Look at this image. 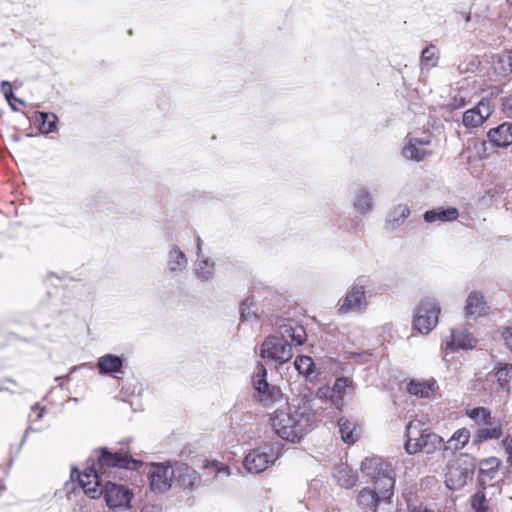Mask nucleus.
<instances>
[{"label": "nucleus", "instance_id": "1", "mask_svg": "<svg viewBox=\"0 0 512 512\" xmlns=\"http://www.w3.org/2000/svg\"><path fill=\"white\" fill-rule=\"evenodd\" d=\"M141 465V461L127 454L112 453L107 448H100L91 453L87 466L81 473L76 469L72 470V477L74 473L78 474L79 483L89 497L95 499L103 494L110 508H128L132 498L131 491L123 485L105 481L104 477L110 468L137 469Z\"/></svg>", "mask_w": 512, "mask_h": 512}, {"label": "nucleus", "instance_id": "2", "mask_svg": "<svg viewBox=\"0 0 512 512\" xmlns=\"http://www.w3.org/2000/svg\"><path fill=\"white\" fill-rule=\"evenodd\" d=\"M271 424L276 434L287 441L297 442L308 433L312 423L310 409L302 406L277 408L271 415Z\"/></svg>", "mask_w": 512, "mask_h": 512}, {"label": "nucleus", "instance_id": "3", "mask_svg": "<svg viewBox=\"0 0 512 512\" xmlns=\"http://www.w3.org/2000/svg\"><path fill=\"white\" fill-rule=\"evenodd\" d=\"M424 424L420 420H412L406 427L405 450L408 454L423 452L433 454L437 450L443 449L444 440L442 437L432 432L430 429L423 428Z\"/></svg>", "mask_w": 512, "mask_h": 512}, {"label": "nucleus", "instance_id": "4", "mask_svg": "<svg viewBox=\"0 0 512 512\" xmlns=\"http://www.w3.org/2000/svg\"><path fill=\"white\" fill-rule=\"evenodd\" d=\"M361 471L371 481L372 487L394 491L395 472L388 461L380 457L365 458Z\"/></svg>", "mask_w": 512, "mask_h": 512}, {"label": "nucleus", "instance_id": "5", "mask_svg": "<svg viewBox=\"0 0 512 512\" xmlns=\"http://www.w3.org/2000/svg\"><path fill=\"white\" fill-rule=\"evenodd\" d=\"M440 311V304L435 298L424 297L415 308L414 328L422 334H428L438 324Z\"/></svg>", "mask_w": 512, "mask_h": 512}, {"label": "nucleus", "instance_id": "6", "mask_svg": "<svg viewBox=\"0 0 512 512\" xmlns=\"http://www.w3.org/2000/svg\"><path fill=\"white\" fill-rule=\"evenodd\" d=\"M267 370L263 365H258V371L253 376V387L256 391V399L265 407H272L274 404L283 402L284 406L288 403L284 398L279 387L270 386L266 379Z\"/></svg>", "mask_w": 512, "mask_h": 512}, {"label": "nucleus", "instance_id": "7", "mask_svg": "<svg viewBox=\"0 0 512 512\" xmlns=\"http://www.w3.org/2000/svg\"><path fill=\"white\" fill-rule=\"evenodd\" d=\"M384 488L364 487L357 496V506L362 512H380L383 505L390 504L394 491Z\"/></svg>", "mask_w": 512, "mask_h": 512}, {"label": "nucleus", "instance_id": "8", "mask_svg": "<svg viewBox=\"0 0 512 512\" xmlns=\"http://www.w3.org/2000/svg\"><path fill=\"white\" fill-rule=\"evenodd\" d=\"M175 463H151L148 471L150 488L155 493L168 491L174 482Z\"/></svg>", "mask_w": 512, "mask_h": 512}, {"label": "nucleus", "instance_id": "9", "mask_svg": "<svg viewBox=\"0 0 512 512\" xmlns=\"http://www.w3.org/2000/svg\"><path fill=\"white\" fill-rule=\"evenodd\" d=\"M277 459L275 449L271 445H263L250 450L243 460L244 468L252 474L265 471Z\"/></svg>", "mask_w": 512, "mask_h": 512}, {"label": "nucleus", "instance_id": "10", "mask_svg": "<svg viewBox=\"0 0 512 512\" xmlns=\"http://www.w3.org/2000/svg\"><path fill=\"white\" fill-rule=\"evenodd\" d=\"M260 355L263 359L283 364L293 357L290 342L277 336L267 337L261 345Z\"/></svg>", "mask_w": 512, "mask_h": 512}, {"label": "nucleus", "instance_id": "11", "mask_svg": "<svg viewBox=\"0 0 512 512\" xmlns=\"http://www.w3.org/2000/svg\"><path fill=\"white\" fill-rule=\"evenodd\" d=\"M368 283L369 279L366 276L358 277L343 299L338 311L340 313H349L365 309L367 306L365 292Z\"/></svg>", "mask_w": 512, "mask_h": 512}, {"label": "nucleus", "instance_id": "12", "mask_svg": "<svg viewBox=\"0 0 512 512\" xmlns=\"http://www.w3.org/2000/svg\"><path fill=\"white\" fill-rule=\"evenodd\" d=\"M475 466L468 461H452L447 466L445 483L450 490H459L472 478Z\"/></svg>", "mask_w": 512, "mask_h": 512}, {"label": "nucleus", "instance_id": "13", "mask_svg": "<svg viewBox=\"0 0 512 512\" xmlns=\"http://www.w3.org/2000/svg\"><path fill=\"white\" fill-rule=\"evenodd\" d=\"M477 344V340L464 327L453 328L450 335L445 337L442 342V348L445 351H455L456 349H473Z\"/></svg>", "mask_w": 512, "mask_h": 512}, {"label": "nucleus", "instance_id": "14", "mask_svg": "<svg viewBox=\"0 0 512 512\" xmlns=\"http://www.w3.org/2000/svg\"><path fill=\"white\" fill-rule=\"evenodd\" d=\"M494 105L489 99H482L479 103L464 112L463 125L467 128L480 127L492 114Z\"/></svg>", "mask_w": 512, "mask_h": 512}, {"label": "nucleus", "instance_id": "15", "mask_svg": "<svg viewBox=\"0 0 512 512\" xmlns=\"http://www.w3.org/2000/svg\"><path fill=\"white\" fill-rule=\"evenodd\" d=\"M512 384V365L504 364L487 374L484 388L491 393L499 389L510 388Z\"/></svg>", "mask_w": 512, "mask_h": 512}, {"label": "nucleus", "instance_id": "16", "mask_svg": "<svg viewBox=\"0 0 512 512\" xmlns=\"http://www.w3.org/2000/svg\"><path fill=\"white\" fill-rule=\"evenodd\" d=\"M188 267V258L177 245H171L166 255V269L175 277L182 274Z\"/></svg>", "mask_w": 512, "mask_h": 512}, {"label": "nucleus", "instance_id": "17", "mask_svg": "<svg viewBox=\"0 0 512 512\" xmlns=\"http://www.w3.org/2000/svg\"><path fill=\"white\" fill-rule=\"evenodd\" d=\"M351 205L356 215H367L373 210V196L367 188L358 187L353 192Z\"/></svg>", "mask_w": 512, "mask_h": 512}, {"label": "nucleus", "instance_id": "18", "mask_svg": "<svg viewBox=\"0 0 512 512\" xmlns=\"http://www.w3.org/2000/svg\"><path fill=\"white\" fill-rule=\"evenodd\" d=\"M285 341L290 342L291 346L303 345L306 341L307 334L303 326L296 322L287 321L279 326V336Z\"/></svg>", "mask_w": 512, "mask_h": 512}, {"label": "nucleus", "instance_id": "19", "mask_svg": "<svg viewBox=\"0 0 512 512\" xmlns=\"http://www.w3.org/2000/svg\"><path fill=\"white\" fill-rule=\"evenodd\" d=\"M489 142L499 148H507L512 144V123L503 122L487 132Z\"/></svg>", "mask_w": 512, "mask_h": 512}, {"label": "nucleus", "instance_id": "20", "mask_svg": "<svg viewBox=\"0 0 512 512\" xmlns=\"http://www.w3.org/2000/svg\"><path fill=\"white\" fill-rule=\"evenodd\" d=\"M410 215V208L406 204L394 206L387 214L384 228L388 232H394L400 228Z\"/></svg>", "mask_w": 512, "mask_h": 512}, {"label": "nucleus", "instance_id": "21", "mask_svg": "<svg viewBox=\"0 0 512 512\" xmlns=\"http://www.w3.org/2000/svg\"><path fill=\"white\" fill-rule=\"evenodd\" d=\"M199 481L198 473L184 463L175 462V477L173 484L183 488H193Z\"/></svg>", "mask_w": 512, "mask_h": 512}, {"label": "nucleus", "instance_id": "22", "mask_svg": "<svg viewBox=\"0 0 512 512\" xmlns=\"http://www.w3.org/2000/svg\"><path fill=\"white\" fill-rule=\"evenodd\" d=\"M512 74V51L497 56L492 65L491 78L501 81Z\"/></svg>", "mask_w": 512, "mask_h": 512}, {"label": "nucleus", "instance_id": "23", "mask_svg": "<svg viewBox=\"0 0 512 512\" xmlns=\"http://www.w3.org/2000/svg\"><path fill=\"white\" fill-rule=\"evenodd\" d=\"M459 217V212L455 207H437L431 210H427L423 214V219L428 224L436 222L445 223L456 220Z\"/></svg>", "mask_w": 512, "mask_h": 512}, {"label": "nucleus", "instance_id": "24", "mask_svg": "<svg viewBox=\"0 0 512 512\" xmlns=\"http://www.w3.org/2000/svg\"><path fill=\"white\" fill-rule=\"evenodd\" d=\"M215 261L207 256L197 257L194 265V274L202 282L210 281L215 277Z\"/></svg>", "mask_w": 512, "mask_h": 512}, {"label": "nucleus", "instance_id": "25", "mask_svg": "<svg viewBox=\"0 0 512 512\" xmlns=\"http://www.w3.org/2000/svg\"><path fill=\"white\" fill-rule=\"evenodd\" d=\"M503 435L502 425L493 419L490 425H483L475 430L473 441L475 443H482L489 440L499 439Z\"/></svg>", "mask_w": 512, "mask_h": 512}, {"label": "nucleus", "instance_id": "26", "mask_svg": "<svg viewBox=\"0 0 512 512\" xmlns=\"http://www.w3.org/2000/svg\"><path fill=\"white\" fill-rule=\"evenodd\" d=\"M123 367V359L114 354H106L101 356L97 361V369L100 374L110 375L121 372Z\"/></svg>", "mask_w": 512, "mask_h": 512}, {"label": "nucleus", "instance_id": "27", "mask_svg": "<svg viewBox=\"0 0 512 512\" xmlns=\"http://www.w3.org/2000/svg\"><path fill=\"white\" fill-rule=\"evenodd\" d=\"M486 309L487 305L484 296L477 291L471 292L466 300V316L474 318L479 317L486 311Z\"/></svg>", "mask_w": 512, "mask_h": 512}, {"label": "nucleus", "instance_id": "28", "mask_svg": "<svg viewBox=\"0 0 512 512\" xmlns=\"http://www.w3.org/2000/svg\"><path fill=\"white\" fill-rule=\"evenodd\" d=\"M353 381L348 377H338L333 386L330 387L334 394L333 405L337 409H341L344 405V397L348 393V389H352Z\"/></svg>", "mask_w": 512, "mask_h": 512}, {"label": "nucleus", "instance_id": "29", "mask_svg": "<svg viewBox=\"0 0 512 512\" xmlns=\"http://www.w3.org/2000/svg\"><path fill=\"white\" fill-rule=\"evenodd\" d=\"M333 476L337 483L346 489L353 487L358 480L357 472L346 464L336 466Z\"/></svg>", "mask_w": 512, "mask_h": 512}, {"label": "nucleus", "instance_id": "30", "mask_svg": "<svg viewBox=\"0 0 512 512\" xmlns=\"http://www.w3.org/2000/svg\"><path fill=\"white\" fill-rule=\"evenodd\" d=\"M470 431L467 428H461L456 430L450 439L443 446V451L452 453L461 450L465 447L470 439Z\"/></svg>", "mask_w": 512, "mask_h": 512}, {"label": "nucleus", "instance_id": "31", "mask_svg": "<svg viewBox=\"0 0 512 512\" xmlns=\"http://www.w3.org/2000/svg\"><path fill=\"white\" fill-rule=\"evenodd\" d=\"M501 461L496 457H490L482 460L479 465V471L482 478L480 484L483 487L485 484L484 477L492 480L496 477L499 472Z\"/></svg>", "mask_w": 512, "mask_h": 512}, {"label": "nucleus", "instance_id": "32", "mask_svg": "<svg viewBox=\"0 0 512 512\" xmlns=\"http://www.w3.org/2000/svg\"><path fill=\"white\" fill-rule=\"evenodd\" d=\"M465 414L472 420L474 423L481 427L483 425H490L492 416L490 409L486 407H473L466 408Z\"/></svg>", "mask_w": 512, "mask_h": 512}, {"label": "nucleus", "instance_id": "33", "mask_svg": "<svg viewBox=\"0 0 512 512\" xmlns=\"http://www.w3.org/2000/svg\"><path fill=\"white\" fill-rule=\"evenodd\" d=\"M338 427L341 438L346 444H354L358 439V434L354 423L348 419L341 418L338 420Z\"/></svg>", "mask_w": 512, "mask_h": 512}, {"label": "nucleus", "instance_id": "34", "mask_svg": "<svg viewBox=\"0 0 512 512\" xmlns=\"http://www.w3.org/2000/svg\"><path fill=\"white\" fill-rule=\"evenodd\" d=\"M435 382H419L410 381L407 385V391L411 395L419 396L421 398H428L434 390Z\"/></svg>", "mask_w": 512, "mask_h": 512}, {"label": "nucleus", "instance_id": "35", "mask_svg": "<svg viewBox=\"0 0 512 512\" xmlns=\"http://www.w3.org/2000/svg\"><path fill=\"white\" fill-rule=\"evenodd\" d=\"M402 154L407 159L421 161L429 154V152L424 147L418 146L416 140L410 139L403 148Z\"/></svg>", "mask_w": 512, "mask_h": 512}, {"label": "nucleus", "instance_id": "36", "mask_svg": "<svg viewBox=\"0 0 512 512\" xmlns=\"http://www.w3.org/2000/svg\"><path fill=\"white\" fill-rule=\"evenodd\" d=\"M36 120L40 122L39 129L44 134H49L56 129L57 116L48 112H37Z\"/></svg>", "mask_w": 512, "mask_h": 512}, {"label": "nucleus", "instance_id": "37", "mask_svg": "<svg viewBox=\"0 0 512 512\" xmlns=\"http://www.w3.org/2000/svg\"><path fill=\"white\" fill-rule=\"evenodd\" d=\"M294 367L299 374L309 377L314 372L315 364L311 357L301 355L296 357Z\"/></svg>", "mask_w": 512, "mask_h": 512}, {"label": "nucleus", "instance_id": "38", "mask_svg": "<svg viewBox=\"0 0 512 512\" xmlns=\"http://www.w3.org/2000/svg\"><path fill=\"white\" fill-rule=\"evenodd\" d=\"M485 486L471 496V507L475 512H492L488 506V500L484 492Z\"/></svg>", "mask_w": 512, "mask_h": 512}, {"label": "nucleus", "instance_id": "39", "mask_svg": "<svg viewBox=\"0 0 512 512\" xmlns=\"http://www.w3.org/2000/svg\"><path fill=\"white\" fill-rule=\"evenodd\" d=\"M438 59L437 49L435 46L431 45L426 47L421 54V63L425 67H432L436 64Z\"/></svg>", "mask_w": 512, "mask_h": 512}, {"label": "nucleus", "instance_id": "40", "mask_svg": "<svg viewBox=\"0 0 512 512\" xmlns=\"http://www.w3.org/2000/svg\"><path fill=\"white\" fill-rule=\"evenodd\" d=\"M253 306V300L250 298H246L241 303V319L243 321H247L250 319H255L257 317L256 312L252 309Z\"/></svg>", "mask_w": 512, "mask_h": 512}, {"label": "nucleus", "instance_id": "41", "mask_svg": "<svg viewBox=\"0 0 512 512\" xmlns=\"http://www.w3.org/2000/svg\"><path fill=\"white\" fill-rule=\"evenodd\" d=\"M1 92L3 93L5 99L9 104H11V100H14L20 104H23V101L16 98L12 91L11 83L8 81H2L1 82Z\"/></svg>", "mask_w": 512, "mask_h": 512}, {"label": "nucleus", "instance_id": "42", "mask_svg": "<svg viewBox=\"0 0 512 512\" xmlns=\"http://www.w3.org/2000/svg\"><path fill=\"white\" fill-rule=\"evenodd\" d=\"M501 445L506 453L507 462L512 467V437L506 436L502 439Z\"/></svg>", "mask_w": 512, "mask_h": 512}, {"label": "nucleus", "instance_id": "43", "mask_svg": "<svg viewBox=\"0 0 512 512\" xmlns=\"http://www.w3.org/2000/svg\"><path fill=\"white\" fill-rule=\"evenodd\" d=\"M466 97L460 94L455 95L451 102L449 103V107L451 110H456L463 108L466 105Z\"/></svg>", "mask_w": 512, "mask_h": 512}, {"label": "nucleus", "instance_id": "44", "mask_svg": "<svg viewBox=\"0 0 512 512\" xmlns=\"http://www.w3.org/2000/svg\"><path fill=\"white\" fill-rule=\"evenodd\" d=\"M317 397L319 399L329 400L333 404V398L334 394L332 393V390L330 387H321L317 390L316 393Z\"/></svg>", "mask_w": 512, "mask_h": 512}, {"label": "nucleus", "instance_id": "45", "mask_svg": "<svg viewBox=\"0 0 512 512\" xmlns=\"http://www.w3.org/2000/svg\"><path fill=\"white\" fill-rule=\"evenodd\" d=\"M502 110L508 117H512V94L502 99Z\"/></svg>", "mask_w": 512, "mask_h": 512}, {"label": "nucleus", "instance_id": "46", "mask_svg": "<svg viewBox=\"0 0 512 512\" xmlns=\"http://www.w3.org/2000/svg\"><path fill=\"white\" fill-rule=\"evenodd\" d=\"M503 338L506 346L512 352V327L506 328V330L503 332Z\"/></svg>", "mask_w": 512, "mask_h": 512}, {"label": "nucleus", "instance_id": "47", "mask_svg": "<svg viewBox=\"0 0 512 512\" xmlns=\"http://www.w3.org/2000/svg\"><path fill=\"white\" fill-rule=\"evenodd\" d=\"M5 384H11L13 386H16V382L13 379H6L2 383H0V390H10V387L6 386Z\"/></svg>", "mask_w": 512, "mask_h": 512}, {"label": "nucleus", "instance_id": "48", "mask_svg": "<svg viewBox=\"0 0 512 512\" xmlns=\"http://www.w3.org/2000/svg\"><path fill=\"white\" fill-rule=\"evenodd\" d=\"M502 93V89L500 86H493L490 88L489 92H488V95L490 96H498L499 94Z\"/></svg>", "mask_w": 512, "mask_h": 512}, {"label": "nucleus", "instance_id": "49", "mask_svg": "<svg viewBox=\"0 0 512 512\" xmlns=\"http://www.w3.org/2000/svg\"><path fill=\"white\" fill-rule=\"evenodd\" d=\"M196 241H197V247H196L197 257L204 256V254L202 253V239L198 236L196 238Z\"/></svg>", "mask_w": 512, "mask_h": 512}, {"label": "nucleus", "instance_id": "50", "mask_svg": "<svg viewBox=\"0 0 512 512\" xmlns=\"http://www.w3.org/2000/svg\"><path fill=\"white\" fill-rule=\"evenodd\" d=\"M412 140H416L417 141V145L420 146V147H423L425 145H428L430 144V139L428 137H425V138H411Z\"/></svg>", "mask_w": 512, "mask_h": 512}, {"label": "nucleus", "instance_id": "51", "mask_svg": "<svg viewBox=\"0 0 512 512\" xmlns=\"http://www.w3.org/2000/svg\"><path fill=\"white\" fill-rule=\"evenodd\" d=\"M412 512H434L426 507L417 506L412 509Z\"/></svg>", "mask_w": 512, "mask_h": 512}, {"label": "nucleus", "instance_id": "52", "mask_svg": "<svg viewBox=\"0 0 512 512\" xmlns=\"http://www.w3.org/2000/svg\"><path fill=\"white\" fill-rule=\"evenodd\" d=\"M32 409H33V410H38V413H37V419L42 418L43 413H44V411H45V409H44V408L38 409V407H33Z\"/></svg>", "mask_w": 512, "mask_h": 512}, {"label": "nucleus", "instance_id": "53", "mask_svg": "<svg viewBox=\"0 0 512 512\" xmlns=\"http://www.w3.org/2000/svg\"><path fill=\"white\" fill-rule=\"evenodd\" d=\"M5 490V485L4 483L0 480V493L3 492Z\"/></svg>", "mask_w": 512, "mask_h": 512}, {"label": "nucleus", "instance_id": "54", "mask_svg": "<svg viewBox=\"0 0 512 512\" xmlns=\"http://www.w3.org/2000/svg\"><path fill=\"white\" fill-rule=\"evenodd\" d=\"M9 105L11 106V108H12L13 110H17V108L15 107V104H13L12 102H11V104H9Z\"/></svg>", "mask_w": 512, "mask_h": 512}]
</instances>
